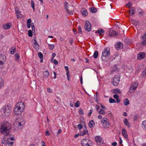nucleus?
I'll list each match as a JSON object with an SVG mask.
<instances>
[{"label": "nucleus", "mask_w": 146, "mask_h": 146, "mask_svg": "<svg viewBox=\"0 0 146 146\" xmlns=\"http://www.w3.org/2000/svg\"><path fill=\"white\" fill-rule=\"evenodd\" d=\"M11 126L9 122L6 121L3 123L0 128V132L3 133V135L6 136L9 135V130L11 129Z\"/></svg>", "instance_id": "obj_1"}, {"label": "nucleus", "mask_w": 146, "mask_h": 146, "mask_svg": "<svg viewBox=\"0 0 146 146\" xmlns=\"http://www.w3.org/2000/svg\"><path fill=\"white\" fill-rule=\"evenodd\" d=\"M110 49L109 48H105L102 52L101 56L102 60L105 61L106 60L105 58H108L109 56H110Z\"/></svg>", "instance_id": "obj_2"}, {"label": "nucleus", "mask_w": 146, "mask_h": 146, "mask_svg": "<svg viewBox=\"0 0 146 146\" xmlns=\"http://www.w3.org/2000/svg\"><path fill=\"white\" fill-rule=\"evenodd\" d=\"M11 107L8 105H5L3 109V112L5 116L7 117L10 115L11 112Z\"/></svg>", "instance_id": "obj_3"}, {"label": "nucleus", "mask_w": 146, "mask_h": 146, "mask_svg": "<svg viewBox=\"0 0 146 146\" xmlns=\"http://www.w3.org/2000/svg\"><path fill=\"white\" fill-rule=\"evenodd\" d=\"M120 75L119 74H117L113 78L112 84L115 86H117L119 84L120 79Z\"/></svg>", "instance_id": "obj_4"}, {"label": "nucleus", "mask_w": 146, "mask_h": 146, "mask_svg": "<svg viewBox=\"0 0 146 146\" xmlns=\"http://www.w3.org/2000/svg\"><path fill=\"white\" fill-rule=\"evenodd\" d=\"M91 141L87 139H85L82 141L81 144L82 146H91L90 143Z\"/></svg>", "instance_id": "obj_5"}, {"label": "nucleus", "mask_w": 146, "mask_h": 146, "mask_svg": "<svg viewBox=\"0 0 146 146\" xmlns=\"http://www.w3.org/2000/svg\"><path fill=\"white\" fill-rule=\"evenodd\" d=\"M21 109L18 106H16L14 109V111L15 113L17 115H20L23 111L21 110Z\"/></svg>", "instance_id": "obj_6"}, {"label": "nucleus", "mask_w": 146, "mask_h": 146, "mask_svg": "<svg viewBox=\"0 0 146 146\" xmlns=\"http://www.w3.org/2000/svg\"><path fill=\"white\" fill-rule=\"evenodd\" d=\"M85 23L86 24L85 26V29L88 31H90L91 30V25L89 21H85Z\"/></svg>", "instance_id": "obj_7"}, {"label": "nucleus", "mask_w": 146, "mask_h": 146, "mask_svg": "<svg viewBox=\"0 0 146 146\" xmlns=\"http://www.w3.org/2000/svg\"><path fill=\"white\" fill-rule=\"evenodd\" d=\"M117 35L118 34L116 33L115 31L111 30H110V32L109 33V36L111 37L115 36Z\"/></svg>", "instance_id": "obj_8"}, {"label": "nucleus", "mask_w": 146, "mask_h": 146, "mask_svg": "<svg viewBox=\"0 0 146 146\" xmlns=\"http://www.w3.org/2000/svg\"><path fill=\"white\" fill-rule=\"evenodd\" d=\"M16 106H18L21 109L22 111H23L24 109L25 108V106L24 104L22 102H18L16 104Z\"/></svg>", "instance_id": "obj_9"}, {"label": "nucleus", "mask_w": 146, "mask_h": 146, "mask_svg": "<svg viewBox=\"0 0 146 146\" xmlns=\"http://www.w3.org/2000/svg\"><path fill=\"white\" fill-rule=\"evenodd\" d=\"M115 47L117 50H119L123 47V44L121 42H119L115 45Z\"/></svg>", "instance_id": "obj_10"}, {"label": "nucleus", "mask_w": 146, "mask_h": 146, "mask_svg": "<svg viewBox=\"0 0 146 146\" xmlns=\"http://www.w3.org/2000/svg\"><path fill=\"white\" fill-rule=\"evenodd\" d=\"M15 14L17 16V19H18L19 18L22 17H23V15L21 14V12L18 10H16Z\"/></svg>", "instance_id": "obj_11"}, {"label": "nucleus", "mask_w": 146, "mask_h": 146, "mask_svg": "<svg viewBox=\"0 0 146 146\" xmlns=\"http://www.w3.org/2000/svg\"><path fill=\"white\" fill-rule=\"evenodd\" d=\"M138 15L139 17H141L144 14L145 12L143 10H138L137 12H136Z\"/></svg>", "instance_id": "obj_12"}, {"label": "nucleus", "mask_w": 146, "mask_h": 146, "mask_svg": "<svg viewBox=\"0 0 146 146\" xmlns=\"http://www.w3.org/2000/svg\"><path fill=\"white\" fill-rule=\"evenodd\" d=\"M145 56V54L144 52H141L138 54V59L139 60L143 58Z\"/></svg>", "instance_id": "obj_13"}, {"label": "nucleus", "mask_w": 146, "mask_h": 146, "mask_svg": "<svg viewBox=\"0 0 146 146\" xmlns=\"http://www.w3.org/2000/svg\"><path fill=\"white\" fill-rule=\"evenodd\" d=\"M12 26L11 24L10 23H7L5 25H4L3 26V28L5 29H7L10 28Z\"/></svg>", "instance_id": "obj_14"}, {"label": "nucleus", "mask_w": 146, "mask_h": 146, "mask_svg": "<svg viewBox=\"0 0 146 146\" xmlns=\"http://www.w3.org/2000/svg\"><path fill=\"white\" fill-rule=\"evenodd\" d=\"M122 133L123 136L125 138H128V136L127 134L126 130L124 128H123L122 129Z\"/></svg>", "instance_id": "obj_15"}, {"label": "nucleus", "mask_w": 146, "mask_h": 146, "mask_svg": "<svg viewBox=\"0 0 146 146\" xmlns=\"http://www.w3.org/2000/svg\"><path fill=\"white\" fill-rule=\"evenodd\" d=\"M123 122L124 124L126 126H127L129 127H131V125L129 122L128 121L127 119H124Z\"/></svg>", "instance_id": "obj_16"}, {"label": "nucleus", "mask_w": 146, "mask_h": 146, "mask_svg": "<svg viewBox=\"0 0 146 146\" xmlns=\"http://www.w3.org/2000/svg\"><path fill=\"white\" fill-rule=\"evenodd\" d=\"M113 93L114 94H121V92L120 90V89L119 88H116L115 89H113Z\"/></svg>", "instance_id": "obj_17"}, {"label": "nucleus", "mask_w": 146, "mask_h": 146, "mask_svg": "<svg viewBox=\"0 0 146 146\" xmlns=\"http://www.w3.org/2000/svg\"><path fill=\"white\" fill-rule=\"evenodd\" d=\"M99 33L100 35H101L102 34L104 33V31L102 29H99L95 33Z\"/></svg>", "instance_id": "obj_18"}, {"label": "nucleus", "mask_w": 146, "mask_h": 146, "mask_svg": "<svg viewBox=\"0 0 146 146\" xmlns=\"http://www.w3.org/2000/svg\"><path fill=\"white\" fill-rule=\"evenodd\" d=\"M88 125L90 128L93 127L95 126V123L93 120H91L89 121Z\"/></svg>", "instance_id": "obj_19"}, {"label": "nucleus", "mask_w": 146, "mask_h": 146, "mask_svg": "<svg viewBox=\"0 0 146 146\" xmlns=\"http://www.w3.org/2000/svg\"><path fill=\"white\" fill-rule=\"evenodd\" d=\"M6 57L5 55L3 54H0V60L3 61H5Z\"/></svg>", "instance_id": "obj_20"}, {"label": "nucleus", "mask_w": 146, "mask_h": 146, "mask_svg": "<svg viewBox=\"0 0 146 146\" xmlns=\"http://www.w3.org/2000/svg\"><path fill=\"white\" fill-rule=\"evenodd\" d=\"M88 131L87 129H85L82 132L80 133V135L81 136H84L86 134H88Z\"/></svg>", "instance_id": "obj_21"}, {"label": "nucleus", "mask_w": 146, "mask_h": 146, "mask_svg": "<svg viewBox=\"0 0 146 146\" xmlns=\"http://www.w3.org/2000/svg\"><path fill=\"white\" fill-rule=\"evenodd\" d=\"M31 19H29L27 21V27L28 28H30L31 27Z\"/></svg>", "instance_id": "obj_22"}, {"label": "nucleus", "mask_w": 146, "mask_h": 146, "mask_svg": "<svg viewBox=\"0 0 146 146\" xmlns=\"http://www.w3.org/2000/svg\"><path fill=\"white\" fill-rule=\"evenodd\" d=\"M81 13L82 16L84 17H86L88 15V12L86 10H85L84 11H82L81 12Z\"/></svg>", "instance_id": "obj_23"}, {"label": "nucleus", "mask_w": 146, "mask_h": 146, "mask_svg": "<svg viewBox=\"0 0 146 146\" xmlns=\"http://www.w3.org/2000/svg\"><path fill=\"white\" fill-rule=\"evenodd\" d=\"M125 106H127L129 104V100L125 98L124 99L123 102Z\"/></svg>", "instance_id": "obj_24"}, {"label": "nucleus", "mask_w": 146, "mask_h": 146, "mask_svg": "<svg viewBox=\"0 0 146 146\" xmlns=\"http://www.w3.org/2000/svg\"><path fill=\"white\" fill-rule=\"evenodd\" d=\"M10 51L11 52V54H14V53L15 52V48L14 46L12 47L10 49Z\"/></svg>", "instance_id": "obj_25"}, {"label": "nucleus", "mask_w": 146, "mask_h": 146, "mask_svg": "<svg viewBox=\"0 0 146 146\" xmlns=\"http://www.w3.org/2000/svg\"><path fill=\"white\" fill-rule=\"evenodd\" d=\"M134 10H128V12L130 15L133 16L134 15V13L135 12Z\"/></svg>", "instance_id": "obj_26"}, {"label": "nucleus", "mask_w": 146, "mask_h": 146, "mask_svg": "<svg viewBox=\"0 0 146 146\" xmlns=\"http://www.w3.org/2000/svg\"><path fill=\"white\" fill-rule=\"evenodd\" d=\"M136 89V88L133 87L132 86H131L129 90V92L130 93H131L133 92Z\"/></svg>", "instance_id": "obj_27"}, {"label": "nucleus", "mask_w": 146, "mask_h": 146, "mask_svg": "<svg viewBox=\"0 0 146 146\" xmlns=\"http://www.w3.org/2000/svg\"><path fill=\"white\" fill-rule=\"evenodd\" d=\"M49 73L47 71H45L43 72V76L45 78L47 77L49 75Z\"/></svg>", "instance_id": "obj_28"}, {"label": "nucleus", "mask_w": 146, "mask_h": 146, "mask_svg": "<svg viewBox=\"0 0 146 146\" xmlns=\"http://www.w3.org/2000/svg\"><path fill=\"white\" fill-rule=\"evenodd\" d=\"M98 113L100 114H104L106 113V111L102 109H100L98 111Z\"/></svg>", "instance_id": "obj_29"}, {"label": "nucleus", "mask_w": 146, "mask_h": 146, "mask_svg": "<svg viewBox=\"0 0 146 146\" xmlns=\"http://www.w3.org/2000/svg\"><path fill=\"white\" fill-rule=\"evenodd\" d=\"M66 12L69 15H72L74 13V11L71 10H66Z\"/></svg>", "instance_id": "obj_30"}, {"label": "nucleus", "mask_w": 146, "mask_h": 146, "mask_svg": "<svg viewBox=\"0 0 146 146\" xmlns=\"http://www.w3.org/2000/svg\"><path fill=\"white\" fill-rule=\"evenodd\" d=\"M34 44L35 45V46H34V47L35 49H37L39 47V46L37 42V41L36 39H35L34 40Z\"/></svg>", "instance_id": "obj_31"}, {"label": "nucleus", "mask_w": 146, "mask_h": 146, "mask_svg": "<svg viewBox=\"0 0 146 146\" xmlns=\"http://www.w3.org/2000/svg\"><path fill=\"white\" fill-rule=\"evenodd\" d=\"M98 51H96L95 52L93 55V57L94 58H97L98 56Z\"/></svg>", "instance_id": "obj_32"}, {"label": "nucleus", "mask_w": 146, "mask_h": 146, "mask_svg": "<svg viewBox=\"0 0 146 146\" xmlns=\"http://www.w3.org/2000/svg\"><path fill=\"white\" fill-rule=\"evenodd\" d=\"M132 24L134 25L135 26H137L139 24V22L138 21L135 20H133L132 21Z\"/></svg>", "instance_id": "obj_33"}, {"label": "nucleus", "mask_w": 146, "mask_h": 146, "mask_svg": "<svg viewBox=\"0 0 146 146\" xmlns=\"http://www.w3.org/2000/svg\"><path fill=\"white\" fill-rule=\"evenodd\" d=\"M138 86V83L136 82L133 83L131 86H132L135 88L136 89L137 87Z\"/></svg>", "instance_id": "obj_34"}, {"label": "nucleus", "mask_w": 146, "mask_h": 146, "mask_svg": "<svg viewBox=\"0 0 146 146\" xmlns=\"http://www.w3.org/2000/svg\"><path fill=\"white\" fill-rule=\"evenodd\" d=\"M109 102L111 103H115L116 102L115 100L111 98H110L109 99Z\"/></svg>", "instance_id": "obj_35"}, {"label": "nucleus", "mask_w": 146, "mask_h": 146, "mask_svg": "<svg viewBox=\"0 0 146 146\" xmlns=\"http://www.w3.org/2000/svg\"><path fill=\"white\" fill-rule=\"evenodd\" d=\"M95 139L96 141L97 142H100L102 141L101 138H99L97 136L95 137Z\"/></svg>", "instance_id": "obj_36"}, {"label": "nucleus", "mask_w": 146, "mask_h": 146, "mask_svg": "<svg viewBox=\"0 0 146 146\" xmlns=\"http://www.w3.org/2000/svg\"><path fill=\"white\" fill-rule=\"evenodd\" d=\"M80 104V102L79 101H77L75 104V106L76 107L78 108L79 107Z\"/></svg>", "instance_id": "obj_37"}, {"label": "nucleus", "mask_w": 146, "mask_h": 146, "mask_svg": "<svg viewBox=\"0 0 146 146\" xmlns=\"http://www.w3.org/2000/svg\"><path fill=\"white\" fill-rule=\"evenodd\" d=\"M142 125L143 127V128L146 131V121H144L142 122Z\"/></svg>", "instance_id": "obj_38"}, {"label": "nucleus", "mask_w": 146, "mask_h": 146, "mask_svg": "<svg viewBox=\"0 0 146 146\" xmlns=\"http://www.w3.org/2000/svg\"><path fill=\"white\" fill-rule=\"evenodd\" d=\"M4 83L3 80L0 78V88H1V86L3 85Z\"/></svg>", "instance_id": "obj_39"}, {"label": "nucleus", "mask_w": 146, "mask_h": 146, "mask_svg": "<svg viewBox=\"0 0 146 146\" xmlns=\"http://www.w3.org/2000/svg\"><path fill=\"white\" fill-rule=\"evenodd\" d=\"M64 6L65 9H67L68 8H69V5L68 3H67L66 1H65V3L64 4Z\"/></svg>", "instance_id": "obj_40"}, {"label": "nucleus", "mask_w": 146, "mask_h": 146, "mask_svg": "<svg viewBox=\"0 0 146 146\" xmlns=\"http://www.w3.org/2000/svg\"><path fill=\"white\" fill-rule=\"evenodd\" d=\"M96 97H94V99L95 101L98 104H99L98 102V100L99 99V97L98 96H97V95L96 96Z\"/></svg>", "instance_id": "obj_41"}, {"label": "nucleus", "mask_w": 146, "mask_h": 146, "mask_svg": "<svg viewBox=\"0 0 146 146\" xmlns=\"http://www.w3.org/2000/svg\"><path fill=\"white\" fill-rule=\"evenodd\" d=\"M28 35L29 37H31L33 35L32 33V31L31 30H30L28 31Z\"/></svg>", "instance_id": "obj_42"}, {"label": "nucleus", "mask_w": 146, "mask_h": 146, "mask_svg": "<svg viewBox=\"0 0 146 146\" xmlns=\"http://www.w3.org/2000/svg\"><path fill=\"white\" fill-rule=\"evenodd\" d=\"M38 55L40 58H43V55L42 53L39 52L38 53Z\"/></svg>", "instance_id": "obj_43"}, {"label": "nucleus", "mask_w": 146, "mask_h": 146, "mask_svg": "<svg viewBox=\"0 0 146 146\" xmlns=\"http://www.w3.org/2000/svg\"><path fill=\"white\" fill-rule=\"evenodd\" d=\"M110 125H108V124H103V126L104 128L106 129L108 128L109 127Z\"/></svg>", "instance_id": "obj_44"}, {"label": "nucleus", "mask_w": 146, "mask_h": 146, "mask_svg": "<svg viewBox=\"0 0 146 146\" xmlns=\"http://www.w3.org/2000/svg\"><path fill=\"white\" fill-rule=\"evenodd\" d=\"M78 33H81V34H82V29H81V27L80 26H79L78 27Z\"/></svg>", "instance_id": "obj_45"}, {"label": "nucleus", "mask_w": 146, "mask_h": 146, "mask_svg": "<svg viewBox=\"0 0 146 146\" xmlns=\"http://www.w3.org/2000/svg\"><path fill=\"white\" fill-rule=\"evenodd\" d=\"M15 58L16 60L19 59V55L17 53H16L15 55Z\"/></svg>", "instance_id": "obj_46"}, {"label": "nucleus", "mask_w": 146, "mask_h": 146, "mask_svg": "<svg viewBox=\"0 0 146 146\" xmlns=\"http://www.w3.org/2000/svg\"><path fill=\"white\" fill-rule=\"evenodd\" d=\"M48 45L49 46V48L51 50H52L53 49V48L54 47V45L52 44V45H50V44H48Z\"/></svg>", "instance_id": "obj_47"}, {"label": "nucleus", "mask_w": 146, "mask_h": 146, "mask_svg": "<svg viewBox=\"0 0 146 146\" xmlns=\"http://www.w3.org/2000/svg\"><path fill=\"white\" fill-rule=\"evenodd\" d=\"M107 121H108V119L104 117L103 118V119L101 121V122L102 123H104L106 122Z\"/></svg>", "instance_id": "obj_48"}, {"label": "nucleus", "mask_w": 146, "mask_h": 146, "mask_svg": "<svg viewBox=\"0 0 146 146\" xmlns=\"http://www.w3.org/2000/svg\"><path fill=\"white\" fill-rule=\"evenodd\" d=\"M80 114L83 115L84 114V111L83 110L82 108H80L79 111Z\"/></svg>", "instance_id": "obj_49"}, {"label": "nucleus", "mask_w": 146, "mask_h": 146, "mask_svg": "<svg viewBox=\"0 0 146 146\" xmlns=\"http://www.w3.org/2000/svg\"><path fill=\"white\" fill-rule=\"evenodd\" d=\"M19 125V126L20 127L21 126V128H23V124H22L21 122V121L18 122V124H17Z\"/></svg>", "instance_id": "obj_50"}, {"label": "nucleus", "mask_w": 146, "mask_h": 146, "mask_svg": "<svg viewBox=\"0 0 146 146\" xmlns=\"http://www.w3.org/2000/svg\"><path fill=\"white\" fill-rule=\"evenodd\" d=\"M78 127L79 129L80 130L82 128L83 126L80 124H79L78 125Z\"/></svg>", "instance_id": "obj_51"}, {"label": "nucleus", "mask_w": 146, "mask_h": 146, "mask_svg": "<svg viewBox=\"0 0 146 146\" xmlns=\"http://www.w3.org/2000/svg\"><path fill=\"white\" fill-rule=\"evenodd\" d=\"M31 7L33 9H35L34 3L33 0L31 1Z\"/></svg>", "instance_id": "obj_52"}, {"label": "nucleus", "mask_w": 146, "mask_h": 146, "mask_svg": "<svg viewBox=\"0 0 146 146\" xmlns=\"http://www.w3.org/2000/svg\"><path fill=\"white\" fill-rule=\"evenodd\" d=\"M142 76L144 77L145 75H146V69L144 70L142 72Z\"/></svg>", "instance_id": "obj_53"}, {"label": "nucleus", "mask_w": 146, "mask_h": 146, "mask_svg": "<svg viewBox=\"0 0 146 146\" xmlns=\"http://www.w3.org/2000/svg\"><path fill=\"white\" fill-rule=\"evenodd\" d=\"M132 5V4L130 3H129L126 5V6L127 8H130L131 6Z\"/></svg>", "instance_id": "obj_54"}, {"label": "nucleus", "mask_w": 146, "mask_h": 146, "mask_svg": "<svg viewBox=\"0 0 146 146\" xmlns=\"http://www.w3.org/2000/svg\"><path fill=\"white\" fill-rule=\"evenodd\" d=\"M69 72H66V75L67 77V79L68 81L70 80L69 78L70 77V76H69Z\"/></svg>", "instance_id": "obj_55"}, {"label": "nucleus", "mask_w": 146, "mask_h": 146, "mask_svg": "<svg viewBox=\"0 0 146 146\" xmlns=\"http://www.w3.org/2000/svg\"><path fill=\"white\" fill-rule=\"evenodd\" d=\"M92 112H93L92 110V109L90 110V111L89 113H88V116H90L91 115L92 113Z\"/></svg>", "instance_id": "obj_56"}, {"label": "nucleus", "mask_w": 146, "mask_h": 146, "mask_svg": "<svg viewBox=\"0 0 146 146\" xmlns=\"http://www.w3.org/2000/svg\"><path fill=\"white\" fill-rule=\"evenodd\" d=\"M90 12L92 13H94L97 11V10H90Z\"/></svg>", "instance_id": "obj_57"}, {"label": "nucleus", "mask_w": 146, "mask_h": 146, "mask_svg": "<svg viewBox=\"0 0 146 146\" xmlns=\"http://www.w3.org/2000/svg\"><path fill=\"white\" fill-rule=\"evenodd\" d=\"M73 41H74V40H73V39L72 38H70V41H69L70 44L72 45L73 43Z\"/></svg>", "instance_id": "obj_58"}, {"label": "nucleus", "mask_w": 146, "mask_h": 146, "mask_svg": "<svg viewBox=\"0 0 146 146\" xmlns=\"http://www.w3.org/2000/svg\"><path fill=\"white\" fill-rule=\"evenodd\" d=\"M53 62L56 65L58 64V62L56 60H54L53 61Z\"/></svg>", "instance_id": "obj_59"}, {"label": "nucleus", "mask_w": 146, "mask_h": 146, "mask_svg": "<svg viewBox=\"0 0 146 146\" xmlns=\"http://www.w3.org/2000/svg\"><path fill=\"white\" fill-rule=\"evenodd\" d=\"M73 31L75 35H76L77 33V30L76 29H74L73 30Z\"/></svg>", "instance_id": "obj_60"}, {"label": "nucleus", "mask_w": 146, "mask_h": 146, "mask_svg": "<svg viewBox=\"0 0 146 146\" xmlns=\"http://www.w3.org/2000/svg\"><path fill=\"white\" fill-rule=\"evenodd\" d=\"M113 97L115 99H117V98H118L119 97V96L117 94L114 95L113 96Z\"/></svg>", "instance_id": "obj_61"}, {"label": "nucleus", "mask_w": 146, "mask_h": 146, "mask_svg": "<svg viewBox=\"0 0 146 146\" xmlns=\"http://www.w3.org/2000/svg\"><path fill=\"white\" fill-rule=\"evenodd\" d=\"M95 108H96V110L97 111H98L100 109V107L98 105H96Z\"/></svg>", "instance_id": "obj_62"}, {"label": "nucleus", "mask_w": 146, "mask_h": 146, "mask_svg": "<svg viewBox=\"0 0 146 146\" xmlns=\"http://www.w3.org/2000/svg\"><path fill=\"white\" fill-rule=\"evenodd\" d=\"M6 145L7 146H12L11 144H10V143H9V141L7 142V143H6Z\"/></svg>", "instance_id": "obj_63"}, {"label": "nucleus", "mask_w": 146, "mask_h": 146, "mask_svg": "<svg viewBox=\"0 0 146 146\" xmlns=\"http://www.w3.org/2000/svg\"><path fill=\"white\" fill-rule=\"evenodd\" d=\"M45 132V135L46 136H48L50 134V133H49L48 131H46Z\"/></svg>", "instance_id": "obj_64"}]
</instances>
